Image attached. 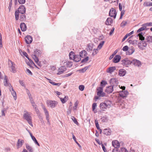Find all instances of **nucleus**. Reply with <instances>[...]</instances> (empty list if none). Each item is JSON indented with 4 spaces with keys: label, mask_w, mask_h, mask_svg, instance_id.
<instances>
[{
    "label": "nucleus",
    "mask_w": 152,
    "mask_h": 152,
    "mask_svg": "<svg viewBox=\"0 0 152 152\" xmlns=\"http://www.w3.org/2000/svg\"><path fill=\"white\" fill-rule=\"evenodd\" d=\"M68 98V96H65L64 98H60V100L62 103H64L67 101Z\"/></svg>",
    "instance_id": "36"
},
{
    "label": "nucleus",
    "mask_w": 152,
    "mask_h": 152,
    "mask_svg": "<svg viewBox=\"0 0 152 152\" xmlns=\"http://www.w3.org/2000/svg\"><path fill=\"white\" fill-rule=\"evenodd\" d=\"M85 87L83 85H80L79 87V89L81 91H83Z\"/></svg>",
    "instance_id": "56"
},
{
    "label": "nucleus",
    "mask_w": 152,
    "mask_h": 152,
    "mask_svg": "<svg viewBox=\"0 0 152 152\" xmlns=\"http://www.w3.org/2000/svg\"><path fill=\"white\" fill-rule=\"evenodd\" d=\"M147 44L145 41L142 42V43L141 45H139V48L141 50H143L145 47L147 46Z\"/></svg>",
    "instance_id": "27"
},
{
    "label": "nucleus",
    "mask_w": 152,
    "mask_h": 152,
    "mask_svg": "<svg viewBox=\"0 0 152 152\" xmlns=\"http://www.w3.org/2000/svg\"><path fill=\"white\" fill-rule=\"evenodd\" d=\"M134 51V49L133 47H131L129 48L127 54L130 55L132 54Z\"/></svg>",
    "instance_id": "28"
},
{
    "label": "nucleus",
    "mask_w": 152,
    "mask_h": 152,
    "mask_svg": "<svg viewBox=\"0 0 152 152\" xmlns=\"http://www.w3.org/2000/svg\"><path fill=\"white\" fill-rule=\"evenodd\" d=\"M104 42V41H102L98 45L97 48L96 49H94L92 53V55L93 56H95L97 53L98 52V50H100L102 48Z\"/></svg>",
    "instance_id": "4"
},
{
    "label": "nucleus",
    "mask_w": 152,
    "mask_h": 152,
    "mask_svg": "<svg viewBox=\"0 0 152 152\" xmlns=\"http://www.w3.org/2000/svg\"><path fill=\"white\" fill-rule=\"evenodd\" d=\"M77 106V102H75L74 104V106L73 107V109L74 110H75L76 109Z\"/></svg>",
    "instance_id": "64"
},
{
    "label": "nucleus",
    "mask_w": 152,
    "mask_h": 152,
    "mask_svg": "<svg viewBox=\"0 0 152 152\" xmlns=\"http://www.w3.org/2000/svg\"><path fill=\"white\" fill-rule=\"evenodd\" d=\"M119 148H115L113 150V152H119Z\"/></svg>",
    "instance_id": "62"
},
{
    "label": "nucleus",
    "mask_w": 152,
    "mask_h": 152,
    "mask_svg": "<svg viewBox=\"0 0 152 152\" xmlns=\"http://www.w3.org/2000/svg\"><path fill=\"white\" fill-rule=\"evenodd\" d=\"M146 39L147 40V42L149 43L152 42V36H148L146 37Z\"/></svg>",
    "instance_id": "41"
},
{
    "label": "nucleus",
    "mask_w": 152,
    "mask_h": 152,
    "mask_svg": "<svg viewBox=\"0 0 152 152\" xmlns=\"http://www.w3.org/2000/svg\"><path fill=\"white\" fill-rule=\"evenodd\" d=\"M66 69L65 66H61L58 70L57 74L61 75L66 71Z\"/></svg>",
    "instance_id": "13"
},
{
    "label": "nucleus",
    "mask_w": 152,
    "mask_h": 152,
    "mask_svg": "<svg viewBox=\"0 0 152 152\" xmlns=\"http://www.w3.org/2000/svg\"><path fill=\"white\" fill-rule=\"evenodd\" d=\"M4 85L5 86H11V84H9L8 82V79L7 78V76L6 75H5L4 76Z\"/></svg>",
    "instance_id": "26"
},
{
    "label": "nucleus",
    "mask_w": 152,
    "mask_h": 152,
    "mask_svg": "<svg viewBox=\"0 0 152 152\" xmlns=\"http://www.w3.org/2000/svg\"><path fill=\"white\" fill-rule=\"evenodd\" d=\"M113 22V20L111 18H108L106 21L105 22V24L107 25H110Z\"/></svg>",
    "instance_id": "30"
},
{
    "label": "nucleus",
    "mask_w": 152,
    "mask_h": 152,
    "mask_svg": "<svg viewBox=\"0 0 152 152\" xmlns=\"http://www.w3.org/2000/svg\"><path fill=\"white\" fill-rule=\"evenodd\" d=\"M75 55V53L72 51H71L69 55V58L71 60H73Z\"/></svg>",
    "instance_id": "38"
},
{
    "label": "nucleus",
    "mask_w": 152,
    "mask_h": 152,
    "mask_svg": "<svg viewBox=\"0 0 152 152\" xmlns=\"http://www.w3.org/2000/svg\"><path fill=\"white\" fill-rule=\"evenodd\" d=\"M127 23L126 21H123L120 24V26L121 27H124L125 26Z\"/></svg>",
    "instance_id": "48"
},
{
    "label": "nucleus",
    "mask_w": 152,
    "mask_h": 152,
    "mask_svg": "<svg viewBox=\"0 0 152 152\" xmlns=\"http://www.w3.org/2000/svg\"><path fill=\"white\" fill-rule=\"evenodd\" d=\"M26 147L27 150L29 151V152H33L32 148L28 144H26Z\"/></svg>",
    "instance_id": "39"
},
{
    "label": "nucleus",
    "mask_w": 152,
    "mask_h": 152,
    "mask_svg": "<svg viewBox=\"0 0 152 152\" xmlns=\"http://www.w3.org/2000/svg\"><path fill=\"white\" fill-rule=\"evenodd\" d=\"M50 83L51 84H52V85H53L57 86H59L61 84V83H55L54 82H53L52 80H50Z\"/></svg>",
    "instance_id": "45"
},
{
    "label": "nucleus",
    "mask_w": 152,
    "mask_h": 152,
    "mask_svg": "<svg viewBox=\"0 0 152 152\" xmlns=\"http://www.w3.org/2000/svg\"><path fill=\"white\" fill-rule=\"evenodd\" d=\"M99 107L100 110L99 111V114H101L104 111V102L101 103L100 104Z\"/></svg>",
    "instance_id": "12"
},
{
    "label": "nucleus",
    "mask_w": 152,
    "mask_h": 152,
    "mask_svg": "<svg viewBox=\"0 0 152 152\" xmlns=\"http://www.w3.org/2000/svg\"><path fill=\"white\" fill-rule=\"evenodd\" d=\"M33 58L35 62H36L37 63L38 62L39 60L38 57H37L35 56H33Z\"/></svg>",
    "instance_id": "51"
},
{
    "label": "nucleus",
    "mask_w": 152,
    "mask_h": 152,
    "mask_svg": "<svg viewBox=\"0 0 152 152\" xmlns=\"http://www.w3.org/2000/svg\"><path fill=\"white\" fill-rule=\"evenodd\" d=\"M142 26H152V22L147 23L143 24Z\"/></svg>",
    "instance_id": "46"
},
{
    "label": "nucleus",
    "mask_w": 152,
    "mask_h": 152,
    "mask_svg": "<svg viewBox=\"0 0 152 152\" xmlns=\"http://www.w3.org/2000/svg\"><path fill=\"white\" fill-rule=\"evenodd\" d=\"M121 59V56L119 55H116L113 59V61L114 63H117L119 62Z\"/></svg>",
    "instance_id": "17"
},
{
    "label": "nucleus",
    "mask_w": 152,
    "mask_h": 152,
    "mask_svg": "<svg viewBox=\"0 0 152 152\" xmlns=\"http://www.w3.org/2000/svg\"><path fill=\"white\" fill-rule=\"evenodd\" d=\"M129 48L128 47L127 45H126L123 47L122 50L124 51H126L128 50Z\"/></svg>",
    "instance_id": "58"
},
{
    "label": "nucleus",
    "mask_w": 152,
    "mask_h": 152,
    "mask_svg": "<svg viewBox=\"0 0 152 152\" xmlns=\"http://www.w3.org/2000/svg\"><path fill=\"white\" fill-rule=\"evenodd\" d=\"M97 105L96 103H94L92 105V110L94 112V113L97 112L96 110H95V109Z\"/></svg>",
    "instance_id": "40"
},
{
    "label": "nucleus",
    "mask_w": 152,
    "mask_h": 152,
    "mask_svg": "<svg viewBox=\"0 0 152 152\" xmlns=\"http://www.w3.org/2000/svg\"><path fill=\"white\" fill-rule=\"evenodd\" d=\"M26 71L30 75H32V73L29 69H26Z\"/></svg>",
    "instance_id": "63"
},
{
    "label": "nucleus",
    "mask_w": 152,
    "mask_h": 152,
    "mask_svg": "<svg viewBox=\"0 0 152 152\" xmlns=\"http://www.w3.org/2000/svg\"><path fill=\"white\" fill-rule=\"evenodd\" d=\"M26 11V9L24 6L21 5L20 6L18 10H16L15 12V20H17L19 19V13L20 14H25Z\"/></svg>",
    "instance_id": "2"
},
{
    "label": "nucleus",
    "mask_w": 152,
    "mask_h": 152,
    "mask_svg": "<svg viewBox=\"0 0 152 152\" xmlns=\"http://www.w3.org/2000/svg\"><path fill=\"white\" fill-rule=\"evenodd\" d=\"M23 54L24 56L29 61V62L31 64H34V62L33 61L29 58L28 56V55L27 53L25 52H23Z\"/></svg>",
    "instance_id": "31"
},
{
    "label": "nucleus",
    "mask_w": 152,
    "mask_h": 152,
    "mask_svg": "<svg viewBox=\"0 0 152 152\" xmlns=\"http://www.w3.org/2000/svg\"><path fill=\"white\" fill-rule=\"evenodd\" d=\"M87 54V52L86 50H83L80 53L79 56L80 58H84Z\"/></svg>",
    "instance_id": "24"
},
{
    "label": "nucleus",
    "mask_w": 152,
    "mask_h": 152,
    "mask_svg": "<svg viewBox=\"0 0 152 152\" xmlns=\"http://www.w3.org/2000/svg\"><path fill=\"white\" fill-rule=\"evenodd\" d=\"M132 64H133L134 65L137 66H139L141 65L140 61L135 59L132 61Z\"/></svg>",
    "instance_id": "16"
},
{
    "label": "nucleus",
    "mask_w": 152,
    "mask_h": 152,
    "mask_svg": "<svg viewBox=\"0 0 152 152\" xmlns=\"http://www.w3.org/2000/svg\"><path fill=\"white\" fill-rule=\"evenodd\" d=\"M81 58L78 55H75L73 59L74 61L76 62H79L81 60Z\"/></svg>",
    "instance_id": "29"
},
{
    "label": "nucleus",
    "mask_w": 152,
    "mask_h": 152,
    "mask_svg": "<svg viewBox=\"0 0 152 152\" xmlns=\"http://www.w3.org/2000/svg\"><path fill=\"white\" fill-rule=\"evenodd\" d=\"M117 13L116 12V10L113 8H111L109 12V16L112 17H113L114 19L115 18Z\"/></svg>",
    "instance_id": "6"
},
{
    "label": "nucleus",
    "mask_w": 152,
    "mask_h": 152,
    "mask_svg": "<svg viewBox=\"0 0 152 152\" xmlns=\"http://www.w3.org/2000/svg\"><path fill=\"white\" fill-rule=\"evenodd\" d=\"M72 62L71 61H67L66 62V65L68 67H70L72 65Z\"/></svg>",
    "instance_id": "44"
},
{
    "label": "nucleus",
    "mask_w": 152,
    "mask_h": 152,
    "mask_svg": "<svg viewBox=\"0 0 152 152\" xmlns=\"http://www.w3.org/2000/svg\"><path fill=\"white\" fill-rule=\"evenodd\" d=\"M18 2L20 4H24L26 1V0H18Z\"/></svg>",
    "instance_id": "59"
},
{
    "label": "nucleus",
    "mask_w": 152,
    "mask_h": 152,
    "mask_svg": "<svg viewBox=\"0 0 152 152\" xmlns=\"http://www.w3.org/2000/svg\"><path fill=\"white\" fill-rule=\"evenodd\" d=\"M110 83L111 86H117L118 84V80L115 78H113L111 79L110 81Z\"/></svg>",
    "instance_id": "8"
},
{
    "label": "nucleus",
    "mask_w": 152,
    "mask_h": 152,
    "mask_svg": "<svg viewBox=\"0 0 152 152\" xmlns=\"http://www.w3.org/2000/svg\"><path fill=\"white\" fill-rule=\"evenodd\" d=\"M11 87L12 88V91H11V89H10V91H11L12 92V96H13L14 99L15 100H16L17 99V96H16V93L13 88L12 87V86H11Z\"/></svg>",
    "instance_id": "25"
},
{
    "label": "nucleus",
    "mask_w": 152,
    "mask_h": 152,
    "mask_svg": "<svg viewBox=\"0 0 152 152\" xmlns=\"http://www.w3.org/2000/svg\"><path fill=\"white\" fill-rule=\"evenodd\" d=\"M24 143V141L23 140L18 139V142L17 143V148L22 147Z\"/></svg>",
    "instance_id": "14"
},
{
    "label": "nucleus",
    "mask_w": 152,
    "mask_h": 152,
    "mask_svg": "<svg viewBox=\"0 0 152 152\" xmlns=\"http://www.w3.org/2000/svg\"><path fill=\"white\" fill-rule=\"evenodd\" d=\"M121 62V64L126 66H127L128 65L132 64V61L129 60L128 58H125L122 59Z\"/></svg>",
    "instance_id": "5"
},
{
    "label": "nucleus",
    "mask_w": 152,
    "mask_h": 152,
    "mask_svg": "<svg viewBox=\"0 0 152 152\" xmlns=\"http://www.w3.org/2000/svg\"><path fill=\"white\" fill-rule=\"evenodd\" d=\"M26 16L24 14H21L20 15V21H23L26 20Z\"/></svg>",
    "instance_id": "32"
},
{
    "label": "nucleus",
    "mask_w": 152,
    "mask_h": 152,
    "mask_svg": "<svg viewBox=\"0 0 152 152\" xmlns=\"http://www.w3.org/2000/svg\"><path fill=\"white\" fill-rule=\"evenodd\" d=\"M143 34L142 32H141L137 34V36L139 37L140 39L141 40H145V37H143Z\"/></svg>",
    "instance_id": "34"
},
{
    "label": "nucleus",
    "mask_w": 152,
    "mask_h": 152,
    "mask_svg": "<svg viewBox=\"0 0 152 152\" xmlns=\"http://www.w3.org/2000/svg\"><path fill=\"white\" fill-rule=\"evenodd\" d=\"M20 28L23 31H24L26 30V26L24 23H21L20 25Z\"/></svg>",
    "instance_id": "23"
},
{
    "label": "nucleus",
    "mask_w": 152,
    "mask_h": 152,
    "mask_svg": "<svg viewBox=\"0 0 152 152\" xmlns=\"http://www.w3.org/2000/svg\"><path fill=\"white\" fill-rule=\"evenodd\" d=\"M111 102L106 99L105 100V108H110L111 106Z\"/></svg>",
    "instance_id": "20"
},
{
    "label": "nucleus",
    "mask_w": 152,
    "mask_h": 152,
    "mask_svg": "<svg viewBox=\"0 0 152 152\" xmlns=\"http://www.w3.org/2000/svg\"><path fill=\"white\" fill-rule=\"evenodd\" d=\"M112 145L115 148H119L120 147V144L117 140L113 141L112 142Z\"/></svg>",
    "instance_id": "18"
},
{
    "label": "nucleus",
    "mask_w": 152,
    "mask_h": 152,
    "mask_svg": "<svg viewBox=\"0 0 152 152\" xmlns=\"http://www.w3.org/2000/svg\"><path fill=\"white\" fill-rule=\"evenodd\" d=\"M118 92L119 93V96L118 99V104L120 105V107L123 109L125 108V106L123 103L124 101L122 99H124L126 98L129 94V92L127 91L123 90L120 91Z\"/></svg>",
    "instance_id": "1"
},
{
    "label": "nucleus",
    "mask_w": 152,
    "mask_h": 152,
    "mask_svg": "<svg viewBox=\"0 0 152 152\" xmlns=\"http://www.w3.org/2000/svg\"><path fill=\"white\" fill-rule=\"evenodd\" d=\"M117 51H118L117 50L115 51L114 53L111 56H110L109 58L110 60L111 59L113 58L114 56H115V55L117 53Z\"/></svg>",
    "instance_id": "53"
},
{
    "label": "nucleus",
    "mask_w": 152,
    "mask_h": 152,
    "mask_svg": "<svg viewBox=\"0 0 152 152\" xmlns=\"http://www.w3.org/2000/svg\"><path fill=\"white\" fill-rule=\"evenodd\" d=\"M126 71L124 69H121L119 70L118 75L120 76H124L126 74Z\"/></svg>",
    "instance_id": "21"
},
{
    "label": "nucleus",
    "mask_w": 152,
    "mask_h": 152,
    "mask_svg": "<svg viewBox=\"0 0 152 152\" xmlns=\"http://www.w3.org/2000/svg\"><path fill=\"white\" fill-rule=\"evenodd\" d=\"M57 103V102L55 101L50 100L48 102V105L50 106L52 108L55 107Z\"/></svg>",
    "instance_id": "7"
},
{
    "label": "nucleus",
    "mask_w": 152,
    "mask_h": 152,
    "mask_svg": "<svg viewBox=\"0 0 152 152\" xmlns=\"http://www.w3.org/2000/svg\"><path fill=\"white\" fill-rule=\"evenodd\" d=\"M112 131L111 129L109 128L105 129V134L108 136L111 134Z\"/></svg>",
    "instance_id": "33"
},
{
    "label": "nucleus",
    "mask_w": 152,
    "mask_h": 152,
    "mask_svg": "<svg viewBox=\"0 0 152 152\" xmlns=\"http://www.w3.org/2000/svg\"><path fill=\"white\" fill-rule=\"evenodd\" d=\"M42 53V51L38 49H36L34 52L33 56H35L37 57L41 56Z\"/></svg>",
    "instance_id": "11"
},
{
    "label": "nucleus",
    "mask_w": 152,
    "mask_h": 152,
    "mask_svg": "<svg viewBox=\"0 0 152 152\" xmlns=\"http://www.w3.org/2000/svg\"><path fill=\"white\" fill-rule=\"evenodd\" d=\"M93 48V44L92 43H89L87 45L86 49L87 51L89 52L91 50H92Z\"/></svg>",
    "instance_id": "19"
},
{
    "label": "nucleus",
    "mask_w": 152,
    "mask_h": 152,
    "mask_svg": "<svg viewBox=\"0 0 152 152\" xmlns=\"http://www.w3.org/2000/svg\"><path fill=\"white\" fill-rule=\"evenodd\" d=\"M95 124L97 129H100V128L99 127L98 122V121H97L96 120L95 121Z\"/></svg>",
    "instance_id": "55"
},
{
    "label": "nucleus",
    "mask_w": 152,
    "mask_h": 152,
    "mask_svg": "<svg viewBox=\"0 0 152 152\" xmlns=\"http://www.w3.org/2000/svg\"><path fill=\"white\" fill-rule=\"evenodd\" d=\"M72 138L74 140L75 142L77 144V145H78L79 147H81V146L78 143V142L76 140V138L75 135L73 134H72Z\"/></svg>",
    "instance_id": "47"
},
{
    "label": "nucleus",
    "mask_w": 152,
    "mask_h": 152,
    "mask_svg": "<svg viewBox=\"0 0 152 152\" xmlns=\"http://www.w3.org/2000/svg\"><path fill=\"white\" fill-rule=\"evenodd\" d=\"M23 117L27 121L29 124L31 126L33 127V125L32 122V119L31 117L28 114V113H25L23 115Z\"/></svg>",
    "instance_id": "3"
},
{
    "label": "nucleus",
    "mask_w": 152,
    "mask_h": 152,
    "mask_svg": "<svg viewBox=\"0 0 152 152\" xmlns=\"http://www.w3.org/2000/svg\"><path fill=\"white\" fill-rule=\"evenodd\" d=\"M25 40L27 44H29L32 42V38L31 36L28 35L25 37Z\"/></svg>",
    "instance_id": "10"
},
{
    "label": "nucleus",
    "mask_w": 152,
    "mask_h": 152,
    "mask_svg": "<svg viewBox=\"0 0 152 152\" xmlns=\"http://www.w3.org/2000/svg\"><path fill=\"white\" fill-rule=\"evenodd\" d=\"M11 71L13 73H15L16 72V69L15 67V66H13V65H11Z\"/></svg>",
    "instance_id": "52"
},
{
    "label": "nucleus",
    "mask_w": 152,
    "mask_h": 152,
    "mask_svg": "<svg viewBox=\"0 0 152 152\" xmlns=\"http://www.w3.org/2000/svg\"><path fill=\"white\" fill-rule=\"evenodd\" d=\"M2 41L1 34H0V48L2 47Z\"/></svg>",
    "instance_id": "54"
},
{
    "label": "nucleus",
    "mask_w": 152,
    "mask_h": 152,
    "mask_svg": "<svg viewBox=\"0 0 152 152\" xmlns=\"http://www.w3.org/2000/svg\"><path fill=\"white\" fill-rule=\"evenodd\" d=\"M71 119H72V120L74 122L76 125H78L79 124L78 123L77 121V119H76V118L73 116H72L71 117Z\"/></svg>",
    "instance_id": "43"
},
{
    "label": "nucleus",
    "mask_w": 152,
    "mask_h": 152,
    "mask_svg": "<svg viewBox=\"0 0 152 152\" xmlns=\"http://www.w3.org/2000/svg\"><path fill=\"white\" fill-rule=\"evenodd\" d=\"M113 90V86H110L107 87L106 89L105 90V92H107V93H111Z\"/></svg>",
    "instance_id": "15"
},
{
    "label": "nucleus",
    "mask_w": 152,
    "mask_h": 152,
    "mask_svg": "<svg viewBox=\"0 0 152 152\" xmlns=\"http://www.w3.org/2000/svg\"><path fill=\"white\" fill-rule=\"evenodd\" d=\"M120 17L119 19H121L122 18V17L124 14L125 11L124 10H122L121 11Z\"/></svg>",
    "instance_id": "57"
},
{
    "label": "nucleus",
    "mask_w": 152,
    "mask_h": 152,
    "mask_svg": "<svg viewBox=\"0 0 152 152\" xmlns=\"http://www.w3.org/2000/svg\"><path fill=\"white\" fill-rule=\"evenodd\" d=\"M43 109L44 110V112L45 113V115L46 116V119L47 120H48V117H49V114L48 112L45 107H43Z\"/></svg>",
    "instance_id": "35"
},
{
    "label": "nucleus",
    "mask_w": 152,
    "mask_h": 152,
    "mask_svg": "<svg viewBox=\"0 0 152 152\" xmlns=\"http://www.w3.org/2000/svg\"><path fill=\"white\" fill-rule=\"evenodd\" d=\"M95 140L96 142L99 145H100L101 144V145L102 147V148L103 151L104 152V145L103 143H102V142H100L99 140L97 139H96Z\"/></svg>",
    "instance_id": "37"
},
{
    "label": "nucleus",
    "mask_w": 152,
    "mask_h": 152,
    "mask_svg": "<svg viewBox=\"0 0 152 152\" xmlns=\"http://www.w3.org/2000/svg\"><path fill=\"white\" fill-rule=\"evenodd\" d=\"M32 139L34 141L35 144H37L38 146H40L37 140L34 137H33V138H32Z\"/></svg>",
    "instance_id": "50"
},
{
    "label": "nucleus",
    "mask_w": 152,
    "mask_h": 152,
    "mask_svg": "<svg viewBox=\"0 0 152 152\" xmlns=\"http://www.w3.org/2000/svg\"><path fill=\"white\" fill-rule=\"evenodd\" d=\"M116 67L115 66H112L108 68L106 70V72L110 74L112 73L115 70Z\"/></svg>",
    "instance_id": "22"
},
{
    "label": "nucleus",
    "mask_w": 152,
    "mask_h": 152,
    "mask_svg": "<svg viewBox=\"0 0 152 152\" xmlns=\"http://www.w3.org/2000/svg\"><path fill=\"white\" fill-rule=\"evenodd\" d=\"M98 91L97 92V95L99 96H103L104 93L103 92V87H99L97 89Z\"/></svg>",
    "instance_id": "9"
},
{
    "label": "nucleus",
    "mask_w": 152,
    "mask_h": 152,
    "mask_svg": "<svg viewBox=\"0 0 152 152\" xmlns=\"http://www.w3.org/2000/svg\"><path fill=\"white\" fill-rule=\"evenodd\" d=\"M27 94L29 98V99H33V98L31 96V94H30V92L29 91H28V92L27 93Z\"/></svg>",
    "instance_id": "61"
},
{
    "label": "nucleus",
    "mask_w": 152,
    "mask_h": 152,
    "mask_svg": "<svg viewBox=\"0 0 152 152\" xmlns=\"http://www.w3.org/2000/svg\"><path fill=\"white\" fill-rule=\"evenodd\" d=\"M121 150L122 152H128V151L125 148H121Z\"/></svg>",
    "instance_id": "60"
},
{
    "label": "nucleus",
    "mask_w": 152,
    "mask_h": 152,
    "mask_svg": "<svg viewBox=\"0 0 152 152\" xmlns=\"http://www.w3.org/2000/svg\"><path fill=\"white\" fill-rule=\"evenodd\" d=\"M143 27L140 28L137 31V33H139L145 30L146 28L145 26H142Z\"/></svg>",
    "instance_id": "42"
},
{
    "label": "nucleus",
    "mask_w": 152,
    "mask_h": 152,
    "mask_svg": "<svg viewBox=\"0 0 152 152\" xmlns=\"http://www.w3.org/2000/svg\"><path fill=\"white\" fill-rule=\"evenodd\" d=\"M88 59H89V57L88 56H87L86 58H84L82 60V61H81V63H83L86 62L88 60Z\"/></svg>",
    "instance_id": "49"
}]
</instances>
